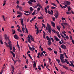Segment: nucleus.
<instances>
[{
  "mask_svg": "<svg viewBox=\"0 0 74 74\" xmlns=\"http://www.w3.org/2000/svg\"><path fill=\"white\" fill-rule=\"evenodd\" d=\"M10 53L12 54L14 58H15V53H14V52H12V51H11Z\"/></svg>",
  "mask_w": 74,
  "mask_h": 74,
  "instance_id": "9",
  "label": "nucleus"
},
{
  "mask_svg": "<svg viewBox=\"0 0 74 74\" xmlns=\"http://www.w3.org/2000/svg\"><path fill=\"white\" fill-rule=\"evenodd\" d=\"M57 28L59 31H60V29L59 28V27L58 26H57Z\"/></svg>",
  "mask_w": 74,
  "mask_h": 74,
  "instance_id": "26",
  "label": "nucleus"
},
{
  "mask_svg": "<svg viewBox=\"0 0 74 74\" xmlns=\"http://www.w3.org/2000/svg\"><path fill=\"white\" fill-rule=\"evenodd\" d=\"M28 56L31 59H32V56H30V54H28Z\"/></svg>",
  "mask_w": 74,
  "mask_h": 74,
  "instance_id": "43",
  "label": "nucleus"
},
{
  "mask_svg": "<svg viewBox=\"0 0 74 74\" xmlns=\"http://www.w3.org/2000/svg\"><path fill=\"white\" fill-rule=\"evenodd\" d=\"M27 3L29 5H33V3H32V2H30V1H28Z\"/></svg>",
  "mask_w": 74,
  "mask_h": 74,
  "instance_id": "19",
  "label": "nucleus"
},
{
  "mask_svg": "<svg viewBox=\"0 0 74 74\" xmlns=\"http://www.w3.org/2000/svg\"><path fill=\"white\" fill-rule=\"evenodd\" d=\"M10 48V50H12V45L9 46Z\"/></svg>",
  "mask_w": 74,
  "mask_h": 74,
  "instance_id": "48",
  "label": "nucleus"
},
{
  "mask_svg": "<svg viewBox=\"0 0 74 74\" xmlns=\"http://www.w3.org/2000/svg\"><path fill=\"white\" fill-rule=\"evenodd\" d=\"M42 25L43 26L44 28H45V24H43V23H42Z\"/></svg>",
  "mask_w": 74,
  "mask_h": 74,
  "instance_id": "47",
  "label": "nucleus"
},
{
  "mask_svg": "<svg viewBox=\"0 0 74 74\" xmlns=\"http://www.w3.org/2000/svg\"><path fill=\"white\" fill-rule=\"evenodd\" d=\"M48 13L49 14H50V15H52V14L51 13V12L50 11L48 10Z\"/></svg>",
  "mask_w": 74,
  "mask_h": 74,
  "instance_id": "28",
  "label": "nucleus"
},
{
  "mask_svg": "<svg viewBox=\"0 0 74 74\" xmlns=\"http://www.w3.org/2000/svg\"><path fill=\"white\" fill-rule=\"evenodd\" d=\"M43 55V52L42 51V52L40 54V56L42 57V56Z\"/></svg>",
  "mask_w": 74,
  "mask_h": 74,
  "instance_id": "39",
  "label": "nucleus"
},
{
  "mask_svg": "<svg viewBox=\"0 0 74 74\" xmlns=\"http://www.w3.org/2000/svg\"><path fill=\"white\" fill-rule=\"evenodd\" d=\"M51 8L52 10H53V9H55V8H56V7H51Z\"/></svg>",
  "mask_w": 74,
  "mask_h": 74,
  "instance_id": "52",
  "label": "nucleus"
},
{
  "mask_svg": "<svg viewBox=\"0 0 74 74\" xmlns=\"http://www.w3.org/2000/svg\"><path fill=\"white\" fill-rule=\"evenodd\" d=\"M11 41L10 40V42H8V44L9 45V46H11L12 45L11 44Z\"/></svg>",
  "mask_w": 74,
  "mask_h": 74,
  "instance_id": "22",
  "label": "nucleus"
},
{
  "mask_svg": "<svg viewBox=\"0 0 74 74\" xmlns=\"http://www.w3.org/2000/svg\"><path fill=\"white\" fill-rule=\"evenodd\" d=\"M51 23L52 25L54 27H55V23H54L53 22H51Z\"/></svg>",
  "mask_w": 74,
  "mask_h": 74,
  "instance_id": "16",
  "label": "nucleus"
},
{
  "mask_svg": "<svg viewBox=\"0 0 74 74\" xmlns=\"http://www.w3.org/2000/svg\"><path fill=\"white\" fill-rule=\"evenodd\" d=\"M56 61L58 62V63H59L60 62V60L58 59L57 60H56Z\"/></svg>",
  "mask_w": 74,
  "mask_h": 74,
  "instance_id": "37",
  "label": "nucleus"
},
{
  "mask_svg": "<svg viewBox=\"0 0 74 74\" xmlns=\"http://www.w3.org/2000/svg\"><path fill=\"white\" fill-rule=\"evenodd\" d=\"M73 63H71V64L70 63L69 64V65L70 66H71V67H73Z\"/></svg>",
  "mask_w": 74,
  "mask_h": 74,
  "instance_id": "45",
  "label": "nucleus"
},
{
  "mask_svg": "<svg viewBox=\"0 0 74 74\" xmlns=\"http://www.w3.org/2000/svg\"><path fill=\"white\" fill-rule=\"evenodd\" d=\"M48 44L49 45V46L51 45V44H52L51 42V41H48Z\"/></svg>",
  "mask_w": 74,
  "mask_h": 74,
  "instance_id": "18",
  "label": "nucleus"
},
{
  "mask_svg": "<svg viewBox=\"0 0 74 74\" xmlns=\"http://www.w3.org/2000/svg\"><path fill=\"white\" fill-rule=\"evenodd\" d=\"M63 24H64L65 26L67 25H68V24L66 23H63Z\"/></svg>",
  "mask_w": 74,
  "mask_h": 74,
  "instance_id": "40",
  "label": "nucleus"
},
{
  "mask_svg": "<svg viewBox=\"0 0 74 74\" xmlns=\"http://www.w3.org/2000/svg\"><path fill=\"white\" fill-rule=\"evenodd\" d=\"M30 10L31 11H33V8L32 7H30L29 8Z\"/></svg>",
  "mask_w": 74,
  "mask_h": 74,
  "instance_id": "30",
  "label": "nucleus"
},
{
  "mask_svg": "<svg viewBox=\"0 0 74 74\" xmlns=\"http://www.w3.org/2000/svg\"><path fill=\"white\" fill-rule=\"evenodd\" d=\"M5 45L6 46H7V47H9V45H8V44H7V42H5Z\"/></svg>",
  "mask_w": 74,
  "mask_h": 74,
  "instance_id": "35",
  "label": "nucleus"
},
{
  "mask_svg": "<svg viewBox=\"0 0 74 74\" xmlns=\"http://www.w3.org/2000/svg\"><path fill=\"white\" fill-rule=\"evenodd\" d=\"M58 37H59V38H60L61 37V36H60V34L58 35Z\"/></svg>",
  "mask_w": 74,
  "mask_h": 74,
  "instance_id": "63",
  "label": "nucleus"
},
{
  "mask_svg": "<svg viewBox=\"0 0 74 74\" xmlns=\"http://www.w3.org/2000/svg\"><path fill=\"white\" fill-rule=\"evenodd\" d=\"M15 50H16V49H15V47H13V52H15Z\"/></svg>",
  "mask_w": 74,
  "mask_h": 74,
  "instance_id": "29",
  "label": "nucleus"
},
{
  "mask_svg": "<svg viewBox=\"0 0 74 74\" xmlns=\"http://www.w3.org/2000/svg\"><path fill=\"white\" fill-rule=\"evenodd\" d=\"M36 10H34V12L32 13V15H35V14H36Z\"/></svg>",
  "mask_w": 74,
  "mask_h": 74,
  "instance_id": "31",
  "label": "nucleus"
},
{
  "mask_svg": "<svg viewBox=\"0 0 74 74\" xmlns=\"http://www.w3.org/2000/svg\"><path fill=\"white\" fill-rule=\"evenodd\" d=\"M45 8H46V9H48L49 8V6H47Z\"/></svg>",
  "mask_w": 74,
  "mask_h": 74,
  "instance_id": "56",
  "label": "nucleus"
},
{
  "mask_svg": "<svg viewBox=\"0 0 74 74\" xmlns=\"http://www.w3.org/2000/svg\"><path fill=\"white\" fill-rule=\"evenodd\" d=\"M28 42L29 43H30L31 42V41H30V39H28Z\"/></svg>",
  "mask_w": 74,
  "mask_h": 74,
  "instance_id": "49",
  "label": "nucleus"
},
{
  "mask_svg": "<svg viewBox=\"0 0 74 74\" xmlns=\"http://www.w3.org/2000/svg\"><path fill=\"white\" fill-rule=\"evenodd\" d=\"M45 11L46 14H48V11H47V9L45 7Z\"/></svg>",
  "mask_w": 74,
  "mask_h": 74,
  "instance_id": "21",
  "label": "nucleus"
},
{
  "mask_svg": "<svg viewBox=\"0 0 74 74\" xmlns=\"http://www.w3.org/2000/svg\"><path fill=\"white\" fill-rule=\"evenodd\" d=\"M14 37L15 39H16V40H18V38H19V37L17 35H15L14 36Z\"/></svg>",
  "mask_w": 74,
  "mask_h": 74,
  "instance_id": "6",
  "label": "nucleus"
},
{
  "mask_svg": "<svg viewBox=\"0 0 74 74\" xmlns=\"http://www.w3.org/2000/svg\"><path fill=\"white\" fill-rule=\"evenodd\" d=\"M54 51V53H55V54H57V51Z\"/></svg>",
  "mask_w": 74,
  "mask_h": 74,
  "instance_id": "61",
  "label": "nucleus"
},
{
  "mask_svg": "<svg viewBox=\"0 0 74 74\" xmlns=\"http://www.w3.org/2000/svg\"><path fill=\"white\" fill-rule=\"evenodd\" d=\"M1 44H3V42L2 41V40H0V42Z\"/></svg>",
  "mask_w": 74,
  "mask_h": 74,
  "instance_id": "53",
  "label": "nucleus"
},
{
  "mask_svg": "<svg viewBox=\"0 0 74 74\" xmlns=\"http://www.w3.org/2000/svg\"><path fill=\"white\" fill-rule=\"evenodd\" d=\"M47 26L48 27V29L51 28V25H49V24H48V23H47Z\"/></svg>",
  "mask_w": 74,
  "mask_h": 74,
  "instance_id": "11",
  "label": "nucleus"
},
{
  "mask_svg": "<svg viewBox=\"0 0 74 74\" xmlns=\"http://www.w3.org/2000/svg\"><path fill=\"white\" fill-rule=\"evenodd\" d=\"M19 10L20 11H22V8L21 7H19Z\"/></svg>",
  "mask_w": 74,
  "mask_h": 74,
  "instance_id": "24",
  "label": "nucleus"
},
{
  "mask_svg": "<svg viewBox=\"0 0 74 74\" xmlns=\"http://www.w3.org/2000/svg\"><path fill=\"white\" fill-rule=\"evenodd\" d=\"M48 32L49 33H51L52 32V28L48 29Z\"/></svg>",
  "mask_w": 74,
  "mask_h": 74,
  "instance_id": "13",
  "label": "nucleus"
},
{
  "mask_svg": "<svg viewBox=\"0 0 74 74\" xmlns=\"http://www.w3.org/2000/svg\"><path fill=\"white\" fill-rule=\"evenodd\" d=\"M31 40L32 41H34V38H31Z\"/></svg>",
  "mask_w": 74,
  "mask_h": 74,
  "instance_id": "54",
  "label": "nucleus"
},
{
  "mask_svg": "<svg viewBox=\"0 0 74 74\" xmlns=\"http://www.w3.org/2000/svg\"><path fill=\"white\" fill-rule=\"evenodd\" d=\"M24 12H25V13H26V14H28V13H29V11H24Z\"/></svg>",
  "mask_w": 74,
  "mask_h": 74,
  "instance_id": "57",
  "label": "nucleus"
},
{
  "mask_svg": "<svg viewBox=\"0 0 74 74\" xmlns=\"http://www.w3.org/2000/svg\"><path fill=\"white\" fill-rule=\"evenodd\" d=\"M36 34L38 35V33H39V30H38V28L37 27V30H36Z\"/></svg>",
  "mask_w": 74,
  "mask_h": 74,
  "instance_id": "7",
  "label": "nucleus"
},
{
  "mask_svg": "<svg viewBox=\"0 0 74 74\" xmlns=\"http://www.w3.org/2000/svg\"><path fill=\"white\" fill-rule=\"evenodd\" d=\"M41 10V9L40 8H37V10H38V12H39L40 11V10Z\"/></svg>",
  "mask_w": 74,
  "mask_h": 74,
  "instance_id": "42",
  "label": "nucleus"
},
{
  "mask_svg": "<svg viewBox=\"0 0 74 74\" xmlns=\"http://www.w3.org/2000/svg\"><path fill=\"white\" fill-rule=\"evenodd\" d=\"M66 14H68V15H70V14H71V12H66Z\"/></svg>",
  "mask_w": 74,
  "mask_h": 74,
  "instance_id": "17",
  "label": "nucleus"
},
{
  "mask_svg": "<svg viewBox=\"0 0 74 74\" xmlns=\"http://www.w3.org/2000/svg\"><path fill=\"white\" fill-rule=\"evenodd\" d=\"M59 64L60 66H63V67L64 68H65L66 67V66L63 65H62L60 64Z\"/></svg>",
  "mask_w": 74,
  "mask_h": 74,
  "instance_id": "15",
  "label": "nucleus"
},
{
  "mask_svg": "<svg viewBox=\"0 0 74 74\" xmlns=\"http://www.w3.org/2000/svg\"><path fill=\"white\" fill-rule=\"evenodd\" d=\"M37 6H38V7H40L41 6V4L40 3H38L37 4Z\"/></svg>",
  "mask_w": 74,
  "mask_h": 74,
  "instance_id": "44",
  "label": "nucleus"
},
{
  "mask_svg": "<svg viewBox=\"0 0 74 74\" xmlns=\"http://www.w3.org/2000/svg\"><path fill=\"white\" fill-rule=\"evenodd\" d=\"M52 32L54 33H56V31L55 29H53L52 30Z\"/></svg>",
  "mask_w": 74,
  "mask_h": 74,
  "instance_id": "32",
  "label": "nucleus"
},
{
  "mask_svg": "<svg viewBox=\"0 0 74 74\" xmlns=\"http://www.w3.org/2000/svg\"><path fill=\"white\" fill-rule=\"evenodd\" d=\"M33 66L34 68H36V64L33 65Z\"/></svg>",
  "mask_w": 74,
  "mask_h": 74,
  "instance_id": "59",
  "label": "nucleus"
},
{
  "mask_svg": "<svg viewBox=\"0 0 74 74\" xmlns=\"http://www.w3.org/2000/svg\"><path fill=\"white\" fill-rule=\"evenodd\" d=\"M28 47L29 49V50H30V51H31L32 49V48L30 47L29 45H28Z\"/></svg>",
  "mask_w": 74,
  "mask_h": 74,
  "instance_id": "25",
  "label": "nucleus"
},
{
  "mask_svg": "<svg viewBox=\"0 0 74 74\" xmlns=\"http://www.w3.org/2000/svg\"><path fill=\"white\" fill-rule=\"evenodd\" d=\"M38 19H43V17H42L41 16L40 17L38 18Z\"/></svg>",
  "mask_w": 74,
  "mask_h": 74,
  "instance_id": "34",
  "label": "nucleus"
},
{
  "mask_svg": "<svg viewBox=\"0 0 74 74\" xmlns=\"http://www.w3.org/2000/svg\"><path fill=\"white\" fill-rule=\"evenodd\" d=\"M62 20L63 21H64L65 20H66V18H64L63 17H62Z\"/></svg>",
  "mask_w": 74,
  "mask_h": 74,
  "instance_id": "51",
  "label": "nucleus"
},
{
  "mask_svg": "<svg viewBox=\"0 0 74 74\" xmlns=\"http://www.w3.org/2000/svg\"><path fill=\"white\" fill-rule=\"evenodd\" d=\"M46 38H47V40H49V37H48V36H46Z\"/></svg>",
  "mask_w": 74,
  "mask_h": 74,
  "instance_id": "58",
  "label": "nucleus"
},
{
  "mask_svg": "<svg viewBox=\"0 0 74 74\" xmlns=\"http://www.w3.org/2000/svg\"><path fill=\"white\" fill-rule=\"evenodd\" d=\"M61 47L62 48H63V49H67L66 46L64 45H61Z\"/></svg>",
  "mask_w": 74,
  "mask_h": 74,
  "instance_id": "4",
  "label": "nucleus"
},
{
  "mask_svg": "<svg viewBox=\"0 0 74 74\" xmlns=\"http://www.w3.org/2000/svg\"><path fill=\"white\" fill-rule=\"evenodd\" d=\"M66 38V39H69V38L68 37V36H66L65 37Z\"/></svg>",
  "mask_w": 74,
  "mask_h": 74,
  "instance_id": "64",
  "label": "nucleus"
},
{
  "mask_svg": "<svg viewBox=\"0 0 74 74\" xmlns=\"http://www.w3.org/2000/svg\"><path fill=\"white\" fill-rule=\"evenodd\" d=\"M59 15V12L58 10L56 11V13L54 15V16L55 17L56 19H57L58 18V16Z\"/></svg>",
  "mask_w": 74,
  "mask_h": 74,
  "instance_id": "2",
  "label": "nucleus"
},
{
  "mask_svg": "<svg viewBox=\"0 0 74 74\" xmlns=\"http://www.w3.org/2000/svg\"><path fill=\"white\" fill-rule=\"evenodd\" d=\"M24 14L25 15H26V16H29V15H30V14H26L25 13H24Z\"/></svg>",
  "mask_w": 74,
  "mask_h": 74,
  "instance_id": "33",
  "label": "nucleus"
},
{
  "mask_svg": "<svg viewBox=\"0 0 74 74\" xmlns=\"http://www.w3.org/2000/svg\"><path fill=\"white\" fill-rule=\"evenodd\" d=\"M64 55H65L66 58H69V57H68L67 56V55H66V53H64Z\"/></svg>",
  "mask_w": 74,
  "mask_h": 74,
  "instance_id": "36",
  "label": "nucleus"
},
{
  "mask_svg": "<svg viewBox=\"0 0 74 74\" xmlns=\"http://www.w3.org/2000/svg\"><path fill=\"white\" fill-rule=\"evenodd\" d=\"M5 39L7 40V39H8V40H10V39H9V38L8 37H7V35H5Z\"/></svg>",
  "mask_w": 74,
  "mask_h": 74,
  "instance_id": "12",
  "label": "nucleus"
},
{
  "mask_svg": "<svg viewBox=\"0 0 74 74\" xmlns=\"http://www.w3.org/2000/svg\"><path fill=\"white\" fill-rule=\"evenodd\" d=\"M18 8H19V6L18 5H17V6L16 7V8L18 9Z\"/></svg>",
  "mask_w": 74,
  "mask_h": 74,
  "instance_id": "62",
  "label": "nucleus"
},
{
  "mask_svg": "<svg viewBox=\"0 0 74 74\" xmlns=\"http://www.w3.org/2000/svg\"><path fill=\"white\" fill-rule=\"evenodd\" d=\"M25 29L26 30V32L27 33H28V31L27 30V28H26V27L25 28Z\"/></svg>",
  "mask_w": 74,
  "mask_h": 74,
  "instance_id": "55",
  "label": "nucleus"
},
{
  "mask_svg": "<svg viewBox=\"0 0 74 74\" xmlns=\"http://www.w3.org/2000/svg\"><path fill=\"white\" fill-rule=\"evenodd\" d=\"M54 40H55L56 41H60V39H58V38L56 37V36H54Z\"/></svg>",
  "mask_w": 74,
  "mask_h": 74,
  "instance_id": "5",
  "label": "nucleus"
},
{
  "mask_svg": "<svg viewBox=\"0 0 74 74\" xmlns=\"http://www.w3.org/2000/svg\"><path fill=\"white\" fill-rule=\"evenodd\" d=\"M17 14H20L21 15H22V13H21V12L18 11H17Z\"/></svg>",
  "mask_w": 74,
  "mask_h": 74,
  "instance_id": "14",
  "label": "nucleus"
},
{
  "mask_svg": "<svg viewBox=\"0 0 74 74\" xmlns=\"http://www.w3.org/2000/svg\"><path fill=\"white\" fill-rule=\"evenodd\" d=\"M29 0L31 2H34V3H36V1L35 0Z\"/></svg>",
  "mask_w": 74,
  "mask_h": 74,
  "instance_id": "20",
  "label": "nucleus"
},
{
  "mask_svg": "<svg viewBox=\"0 0 74 74\" xmlns=\"http://www.w3.org/2000/svg\"><path fill=\"white\" fill-rule=\"evenodd\" d=\"M19 20H21V24L23 27V28L22 27V31L23 32V33H25V31L24 30L25 29V28H24V25L23 24V19L21 18L20 19H19Z\"/></svg>",
  "mask_w": 74,
  "mask_h": 74,
  "instance_id": "1",
  "label": "nucleus"
},
{
  "mask_svg": "<svg viewBox=\"0 0 74 74\" xmlns=\"http://www.w3.org/2000/svg\"><path fill=\"white\" fill-rule=\"evenodd\" d=\"M26 63L27 64H28V59H27V61H26Z\"/></svg>",
  "mask_w": 74,
  "mask_h": 74,
  "instance_id": "60",
  "label": "nucleus"
},
{
  "mask_svg": "<svg viewBox=\"0 0 74 74\" xmlns=\"http://www.w3.org/2000/svg\"><path fill=\"white\" fill-rule=\"evenodd\" d=\"M50 39H51V41H52V42H54V40H53V38L50 37Z\"/></svg>",
  "mask_w": 74,
  "mask_h": 74,
  "instance_id": "41",
  "label": "nucleus"
},
{
  "mask_svg": "<svg viewBox=\"0 0 74 74\" xmlns=\"http://www.w3.org/2000/svg\"><path fill=\"white\" fill-rule=\"evenodd\" d=\"M63 4H64V5L66 4L69 5H70V2L67 1H64Z\"/></svg>",
  "mask_w": 74,
  "mask_h": 74,
  "instance_id": "3",
  "label": "nucleus"
},
{
  "mask_svg": "<svg viewBox=\"0 0 74 74\" xmlns=\"http://www.w3.org/2000/svg\"><path fill=\"white\" fill-rule=\"evenodd\" d=\"M51 5H53V6H55V7H56V5H55V4L53 3H51Z\"/></svg>",
  "mask_w": 74,
  "mask_h": 74,
  "instance_id": "50",
  "label": "nucleus"
},
{
  "mask_svg": "<svg viewBox=\"0 0 74 74\" xmlns=\"http://www.w3.org/2000/svg\"><path fill=\"white\" fill-rule=\"evenodd\" d=\"M11 67L12 69V71L13 73H14V71L15 70V68L14 67V66L13 65H11Z\"/></svg>",
  "mask_w": 74,
  "mask_h": 74,
  "instance_id": "8",
  "label": "nucleus"
},
{
  "mask_svg": "<svg viewBox=\"0 0 74 74\" xmlns=\"http://www.w3.org/2000/svg\"><path fill=\"white\" fill-rule=\"evenodd\" d=\"M64 59V56L63 54H60V59Z\"/></svg>",
  "mask_w": 74,
  "mask_h": 74,
  "instance_id": "10",
  "label": "nucleus"
},
{
  "mask_svg": "<svg viewBox=\"0 0 74 74\" xmlns=\"http://www.w3.org/2000/svg\"><path fill=\"white\" fill-rule=\"evenodd\" d=\"M48 49L49 51H52V49L51 48V47H49L48 48Z\"/></svg>",
  "mask_w": 74,
  "mask_h": 74,
  "instance_id": "46",
  "label": "nucleus"
},
{
  "mask_svg": "<svg viewBox=\"0 0 74 74\" xmlns=\"http://www.w3.org/2000/svg\"><path fill=\"white\" fill-rule=\"evenodd\" d=\"M12 31L13 32L12 34H15V33H16L15 30L13 29L12 30Z\"/></svg>",
  "mask_w": 74,
  "mask_h": 74,
  "instance_id": "27",
  "label": "nucleus"
},
{
  "mask_svg": "<svg viewBox=\"0 0 74 74\" xmlns=\"http://www.w3.org/2000/svg\"><path fill=\"white\" fill-rule=\"evenodd\" d=\"M66 63L68 64H69V63H70L69 62V61H68V60H66Z\"/></svg>",
  "mask_w": 74,
  "mask_h": 74,
  "instance_id": "38",
  "label": "nucleus"
},
{
  "mask_svg": "<svg viewBox=\"0 0 74 74\" xmlns=\"http://www.w3.org/2000/svg\"><path fill=\"white\" fill-rule=\"evenodd\" d=\"M64 59H60L61 62L62 64H63V63H64Z\"/></svg>",
  "mask_w": 74,
  "mask_h": 74,
  "instance_id": "23",
  "label": "nucleus"
}]
</instances>
